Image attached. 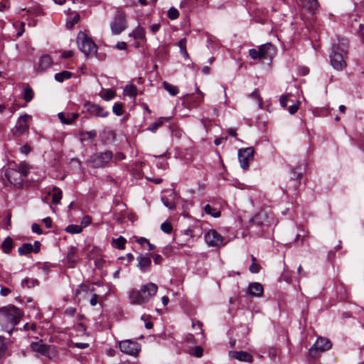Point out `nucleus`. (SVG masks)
<instances>
[{"label": "nucleus", "instance_id": "obj_1", "mask_svg": "<svg viewBox=\"0 0 364 364\" xmlns=\"http://www.w3.org/2000/svg\"><path fill=\"white\" fill-rule=\"evenodd\" d=\"M348 41L346 38H337L333 43V51L330 56L331 65L337 70H342L347 65L345 57L347 55Z\"/></svg>", "mask_w": 364, "mask_h": 364}, {"label": "nucleus", "instance_id": "obj_2", "mask_svg": "<svg viewBox=\"0 0 364 364\" xmlns=\"http://www.w3.org/2000/svg\"><path fill=\"white\" fill-rule=\"evenodd\" d=\"M21 317V311L16 306L0 309V323L2 329L9 333H11L14 329Z\"/></svg>", "mask_w": 364, "mask_h": 364}, {"label": "nucleus", "instance_id": "obj_3", "mask_svg": "<svg viewBox=\"0 0 364 364\" xmlns=\"http://www.w3.org/2000/svg\"><path fill=\"white\" fill-rule=\"evenodd\" d=\"M158 287L150 282L141 287L140 289H133L129 294L130 302L134 304H143L148 302L157 292Z\"/></svg>", "mask_w": 364, "mask_h": 364}, {"label": "nucleus", "instance_id": "obj_4", "mask_svg": "<svg viewBox=\"0 0 364 364\" xmlns=\"http://www.w3.org/2000/svg\"><path fill=\"white\" fill-rule=\"evenodd\" d=\"M249 54L254 60H268L273 58L275 54V49L271 43H265L259 46L257 49H250Z\"/></svg>", "mask_w": 364, "mask_h": 364}, {"label": "nucleus", "instance_id": "obj_5", "mask_svg": "<svg viewBox=\"0 0 364 364\" xmlns=\"http://www.w3.org/2000/svg\"><path fill=\"white\" fill-rule=\"evenodd\" d=\"M79 49L86 55H94L97 52V46L92 40L85 33L80 31L77 37Z\"/></svg>", "mask_w": 364, "mask_h": 364}, {"label": "nucleus", "instance_id": "obj_6", "mask_svg": "<svg viewBox=\"0 0 364 364\" xmlns=\"http://www.w3.org/2000/svg\"><path fill=\"white\" fill-rule=\"evenodd\" d=\"M110 28L114 35L121 33L127 28L126 14L124 11H117L113 21L111 22Z\"/></svg>", "mask_w": 364, "mask_h": 364}, {"label": "nucleus", "instance_id": "obj_7", "mask_svg": "<svg viewBox=\"0 0 364 364\" xmlns=\"http://www.w3.org/2000/svg\"><path fill=\"white\" fill-rule=\"evenodd\" d=\"M250 223L259 227L269 226L274 223V216L265 210H261L250 220Z\"/></svg>", "mask_w": 364, "mask_h": 364}, {"label": "nucleus", "instance_id": "obj_8", "mask_svg": "<svg viewBox=\"0 0 364 364\" xmlns=\"http://www.w3.org/2000/svg\"><path fill=\"white\" fill-rule=\"evenodd\" d=\"M331 346V343L328 338L319 337L309 349V354L311 357H316L320 353L329 350Z\"/></svg>", "mask_w": 364, "mask_h": 364}, {"label": "nucleus", "instance_id": "obj_9", "mask_svg": "<svg viewBox=\"0 0 364 364\" xmlns=\"http://www.w3.org/2000/svg\"><path fill=\"white\" fill-rule=\"evenodd\" d=\"M206 244L210 247H220L225 245L223 237L215 230H208L204 236Z\"/></svg>", "mask_w": 364, "mask_h": 364}, {"label": "nucleus", "instance_id": "obj_10", "mask_svg": "<svg viewBox=\"0 0 364 364\" xmlns=\"http://www.w3.org/2000/svg\"><path fill=\"white\" fill-rule=\"evenodd\" d=\"M31 116L23 114L21 116L13 129V134L14 136H20L28 132V120Z\"/></svg>", "mask_w": 364, "mask_h": 364}, {"label": "nucleus", "instance_id": "obj_11", "mask_svg": "<svg viewBox=\"0 0 364 364\" xmlns=\"http://www.w3.org/2000/svg\"><path fill=\"white\" fill-rule=\"evenodd\" d=\"M112 154L110 151L98 153L94 154L90 159L92 166L95 168H100L106 166L112 159Z\"/></svg>", "mask_w": 364, "mask_h": 364}, {"label": "nucleus", "instance_id": "obj_12", "mask_svg": "<svg viewBox=\"0 0 364 364\" xmlns=\"http://www.w3.org/2000/svg\"><path fill=\"white\" fill-rule=\"evenodd\" d=\"M254 149L252 147L241 149L238 151V159L241 167L246 170L249 167L250 161H252Z\"/></svg>", "mask_w": 364, "mask_h": 364}, {"label": "nucleus", "instance_id": "obj_13", "mask_svg": "<svg viewBox=\"0 0 364 364\" xmlns=\"http://www.w3.org/2000/svg\"><path fill=\"white\" fill-rule=\"evenodd\" d=\"M119 348L124 353L136 355L140 350V346L137 342L126 340L120 342Z\"/></svg>", "mask_w": 364, "mask_h": 364}, {"label": "nucleus", "instance_id": "obj_14", "mask_svg": "<svg viewBox=\"0 0 364 364\" xmlns=\"http://www.w3.org/2000/svg\"><path fill=\"white\" fill-rule=\"evenodd\" d=\"M5 176L9 181L16 186L21 185L23 181V178L18 170L14 168H9L6 171Z\"/></svg>", "mask_w": 364, "mask_h": 364}, {"label": "nucleus", "instance_id": "obj_15", "mask_svg": "<svg viewBox=\"0 0 364 364\" xmlns=\"http://www.w3.org/2000/svg\"><path fill=\"white\" fill-rule=\"evenodd\" d=\"M230 355L240 361L252 363L253 361L252 355L246 351H230Z\"/></svg>", "mask_w": 364, "mask_h": 364}, {"label": "nucleus", "instance_id": "obj_16", "mask_svg": "<svg viewBox=\"0 0 364 364\" xmlns=\"http://www.w3.org/2000/svg\"><path fill=\"white\" fill-rule=\"evenodd\" d=\"M138 264L137 267L142 272H146L151 266V254H146L145 255H141L137 257Z\"/></svg>", "mask_w": 364, "mask_h": 364}, {"label": "nucleus", "instance_id": "obj_17", "mask_svg": "<svg viewBox=\"0 0 364 364\" xmlns=\"http://www.w3.org/2000/svg\"><path fill=\"white\" fill-rule=\"evenodd\" d=\"M176 193L171 191L168 196H164L161 198L163 204L170 210L176 208Z\"/></svg>", "mask_w": 364, "mask_h": 364}, {"label": "nucleus", "instance_id": "obj_18", "mask_svg": "<svg viewBox=\"0 0 364 364\" xmlns=\"http://www.w3.org/2000/svg\"><path fill=\"white\" fill-rule=\"evenodd\" d=\"M35 245H36V248L33 249V245L31 244L24 243L22 246H21L18 249V254L20 255H28V254L32 252L33 251H34L35 252H39V250H40L39 242H36Z\"/></svg>", "mask_w": 364, "mask_h": 364}, {"label": "nucleus", "instance_id": "obj_19", "mask_svg": "<svg viewBox=\"0 0 364 364\" xmlns=\"http://www.w3.org/2000/svg\"><path fill=\"white\" fill-rule=\"evenodd\" d=\"M53 64V60L48 55H44L39 59L38 70L39 72H44L49 68Z\"/></svg>", "mask_w": 364, "mask_h": 364}, {"label": "nucleus", "instance_id": "obj_20", "mask_svg": "<svg viewBox=\"0 0 364 364\" xmlns=\"http://www.w3.org/2000/svg\"><path fill=\"white\" fill-rule=\"evenodd\" d=\"M77 113H65V112H60L58 114V117L60 119V121L65 124H72L77 117H78Z\"/></svg>", "mask_w": 364, "mask_h": 364}, {"label": "nucleus", "instance_id": "obj_21", "mask_svg": "<svg viewBox=\"0 0 364 364\" xmlns=\"http://www.w3.org/2000/svg\"><path fill=\"white\" fill-rule=\"evenodd\" d=\"M302 6L310 13H315L318 9V3L317 0H299Z\"/></svg>", "mask_w": 364, "mask_h": 364}, {"label": "nucleus", "instance_id": "obj_22", "mask_svg": "<svg viewBox=\"0 0 364 364\" xmlns=\"http://www.w3.org/2000/svg\"><path fill=\"white\" fill-rule=\"evenodd\" d=\"M67 261L70 267H73L78 260L77 249L70 247L67 252Z\"/></svg>", "mask_w": 364, "mask_h": 364}, {"label": "nucleus", "instance_id": "obj_23", "mask_svg": "<svg viewBox=\"0 0 364 364\" xmlns=\"http://www.w3.org/2000/svg\"><path fill=\"white\" fill-rule=\"evenodd\" d=\"M248 292L250 294L255 296H259L263 293V287L258 282H254L250 284L248 288Z\"/></svg>", "mask_w": 364, "mask_h": 364}, {"label": "nucleus", "instance_id": "obj_24", "mask_svg": "<svg viewBox=\"0 0 364 364\" xmlns=\"http://www.w3.org/2000/svg\"><path fill=\"white\" fill-rule=\"evenodd\" d=\"M90 111L95 116L99 117H107L109 114L107 110L97 105H92L90 108Z\"/></svg>", "mask_w": 364, "mask_h": 364}, {"label": "nucleus", "instance_id": "obj_25", "mask_svg": "<svg viewBox=\"0 0 364 364\" xmlns=\"http://www.w3.org/2000/svg\"><path fill=\"white\" fill-rule=\"evenodd\" d=\"M204 212L213 217V218H219L220 216V210H218V208H215V207H213L211 206L209 204H207L205 207H204Z\"/></svg>", "mask_w": 364, "mask_h": 364}, {"label": "nucleus", "instance_id": "obj_26", "mask_svg": "<svg viewBox=\"0 0 364 364\" xmlns=\"http://www.w3.org/2000/svg\"><path fill=\"white\" fill-rule=\"evenodd\" d=\"M15 168L21 173L22 178L27 176L30 170V166L26 162H21L19 164L16 165Z\"/></svg>", "mask_w": 364, "mask_h": 364}, {"label": "nucleus", "instance_id": "obj_27", "mask_svg": "<svg viewBox=\"0 0 364 364\" xmlns=\"http://www.w3.org/2000/svg\"><path fill=\"white\" fill-rule=\"evenodd\" d=\"M129 36L133 37L134 39H144L145 31L141 26H138L131 33H129Z\"/></svg>", "mask_w": 364, "mask_h": 364}, {"label": "nucleus", "instance_id": "obj_28", "mask_svg": "<svg viewBox=\"0 0 364 364\" xmlns=\"http://www.w3.org/2000/svg\"><path fill=\"white\" fill-rule=\"evenodd\" d=\"M1 248L4 253L9 254L13 248V240L9 237H6L2 242Z\"/></svg>", "mask_w": 364, "mask_h": 364}, {"label": "nucleus", "instance_id": "obj_29", "mask_svg": "<svg viewBox=\"0 0 364 364\" xmlns=\"http://www.w3.org/2000/svg\"><path fill=\"white\" fill-rule=\"evenodd\" d=\"M163 87L172 96H175L179 92V89L177 86L173 85L167 82H163Z\"/></svg>", "mask_w": 364, "mask_h": 364}, {"label": "nucleus", "instance_id": "obj_30", "mask_svg": "<svg viewBox=\"0 0 364 364\" xmlns=\"http://www.w3.org/2000/svg\"><path fill=\"white\" fill-rule=\"evenodd\" d=\"M73 74L67 70L62 71L60 73H56L55 75V79L56 81L62 82L65 80L70 79L72 77Z\"/></svg>", "mask_w": 364, "mask_h": 364}, {"label": "nucleus", "instance_id": "obj_31", "mask_svg": "<svg viewBox=\"0 0 364 364\" xmlns=\"http://www.w3.org/2000/svg\"><path fill=\"white\" fill-rule=\"evenodd\" d=\"M48 345L43 343L41 341L33 342L31 344V348L36 351L43 354Z\"/></svg>", "mask_w": 364, "mask_h": 364}, {"label": "nucleus", "instance_id": "obj_32", "mask_svg": "<svg viewBox=\"0 0 364 364\" xmlns=\"http://www.w3.org/2000/svg\"><path fill=\"white\" fill-rule=\"evenodd\" d=\"M53 192L52 202L58 204L62 199V191L58 187H53Z\"/></svg>", "mask_w": 364, "mask_h": 364}, {"label": "nucleus", "instance_id": "obj_33", "mask_svg": "<svg viewBox=\"0 0 364 364\" xmlns=\"http://www.w3.org/2000/svg\"><path fill=\"white\" fill-rule=\"evenodd\" d=\"M186 43L187 41L186 38H182L178 41V46L180 48L181 53L183 55V56L188 59L189 58V55L188 53V51L186 50Z\"/></svg>", "mask_w": 364, "mask_h": 364}, {"label": "nucleus", "instance_id": "obj_34", "mask_svg": "<svg viewBox=\"0 0 364 364\" xmlns=\"http://www.w3.org/2000/svg\"><path fill=\"white\" fill-rule=\"evenodd\" d=\"M127 240L122 236L112 240V245L117 249L124 250L125 248V243Z\"/></svg>", "mask_w": 364, "mask_h": 364}, {"label": "nucleus", "instance_id": "obj_35", "mask_svg": "<svg viewBox=\"0 0 364 364\" xmlns=\"http://www.w3.org/2000/svg\"><path fill=\"white\" fill-rule=\"evenodd\" d=\"M124 94L132 97H135L137 94L136 87L133 85H127L124 90Z\"/></svg>", "mask_w": 364, "mask_h": 364}, {"label": "nucleus", "instance_id": "obj_36", "mask_svg": "<svg viewBox=\"0 0 364 364\" xmlns=\"http://www.w3.org/2000/svg\"><path fill=\"white\" fill-rule=\"evenodd\" d=\"M97 136L95 130L82 132L80 133V137L82 140L94 139Z\"/></svg>", "mask_w": 364, "mask_h": 364}, {"label": "nucleus", "instance_id": "obj_37", "mask_svg": "<svg viewBox=\"0 0 364 364\" xmlns=\"http://www.w3.org/2000/svg\"><path fill=\"white\" fill-rule=\"evenodd\" d=\"M57 353V349L54 346L48 345L43 355L51 358L55 357Z\"/></svg>", "mask_w": 364, "mask_h": 364}, {"label": "nucleus", "instance_id": "obj_38", "mask_svg": "<svg viewBox=\"0 0 364 364\" xmlns=\"http://www.w3.org/2000/svg\"><path fill=\"white\" fill-rule=\"evenodd\" d=\"M82 230V226L77 225H70L65 228V231L70 234H77L81 232Z\"/></svg>", "mask_w": 364, "mask_h": 364}, {"label": "nucleus", "instance_id": "obj_39", "mask_svg": "<svg viewBox=\"0 0 364 364\" xmlns=\"http://www.w3.org/2000/svg\"><path fill=\"white\" fill-rule=\"evenodd\" d=\"M164 119L165 118L164 117L159 118L156 122H154L148 127V130L151 132H155L159 127L163 124Z\"/></svg>", "mask_w": 364, "mask_h": 364}, {"label": "nucleus", "instance_id": "obj_40", "mask_svg": "<svg viewBox=\"0 0 364 364\" xmlns=\"http://www.w3.org/2000/svg\"><path fill=\"white\" fill-rule=\"evenodd\" d=\"M79 20H80L79 14L77 12H75L73 17L71 19H68L66 21V26L68 28H71L74 26V25H75L76 23H78Z\"/></svg>", "mask_w": 364, "mask_h": 364}, {"label": "nucleus", "instance_id": "obj_41", "mask_svg": "<svg viewBox=\"0 0 364 364\" xmlns=\"http://www.w3.org/2000/svg\"><path fill=\"white\" fill-rule=\"evenodd\" d=\"M167 16L171 20H175L179 17V11L175 7L172 6L168 10Z\"/></svg>", "mask_w": 364, "mask_h": 364}, {"label": "nucleus", "instance_id": "obj_42", "mask_svg": "<svg viewBox=\"0 0 364 364\" xmlns=\"http://www.w3.org/2000/svg\"><path fill=\"white\" fill-rule=\"evenodd\" d=\"M23 98L26 102H30L34 95L33 91L31 87H26L23 90Z\"/></svg>", "mask_w": 364, "mask_h": 364}, {"label": "nucleus", "instance_id": "obj_43", "mask_svg": "<svg viewBox=\"0 0 364 364\" xmlns=\"http://www.w3.org/2000/svg\"><path fill=\"white\" fill-rule=\"evenodd\" d=\"M161 230L167 234H170L172 232L173 227L170 222L166 221L161 225Z\"/></svg>", "mask_w": 364, "mask_h": 364}, {"label": "nucleus", "instance_id": "obj_44", "mask_svg": "<svg viewBox=\"0 0 364 364\" xmlns=\"http://www.w3.org/2000/svg\"><path fill=\"white\" fill-rule=\"evenodd\" d=\"M291 178L293 180H297L299 181L301 178L302 177V172L301 171V168H296L291 170Z\"/></svg>", "mask_w": 364, "mask_h": 364}, {"label": "nucleus", "instance_id": "obj_45", "mask_svg": "<svg viewBox=\"0 0 364 364\" xmlns=\"http://www.w3.org/2000/svg\"><path fill=\"white\" fill-rule=\"evenodd\" d=\"M115 95L116 94L114 90L109 89V90H105V92L102 96V98L106 101H109V100L113 99L115 97Z\"/></svg>", "mask_w": 364, "mask_h": 364}, {"label": "nucleus", "instance_id": "obj_46", "mask_svg": "<svg viewBox=\"0 0 364 364\" xmlns=\"http://www.w3.org/2000/svg\"><path fill=\"white\" fill-rule=\"evenodd\" d=\"M112 110L116 115L121 116L123 114V105L120 103L114 104Z\"/></svg>", "mask_w": 364, "mask_h": 364}, {"label": "nucleus", "instance_id": "obj_47", "mask_svg": "<svg viewBox=\"0 0 364 364\" xmlns=\"http://www.w3.org/2000/svg\"><path fill=\"white\" fill-rule=\"evenodd\" d=\"M192 328L196 330V331H198V332H196V333H203V329H202V323L199 321H192Z\"/></svg>", "mask_w": 364, "mask_h": 364}, {"label": "nucleus", "instance_id": "obj_48", "mask_svg": "<svg viewBox=\"0 0 364 364\" xmlns=\"http://www.w3.org/2000/svg\"><path fill=\"white\" fill-rule=\"evenodd\" d=\"M251 97L257 101L259 107L262 108V97L259 96V92L257 90H255L251 94Z\"/></svg>", "mask_w": 364, "mask_h": 364}, {"label": "nucleus", "instance_id": "obj_49", "mask_svg": "<svg viewBox=\"0 0 364 364\" xmlns=\"http://www.w3.org/2000/svg\"><path fill=\"white\" fill-rule=\"evenodd\" d=\"M7 347L3 337L0 336V358L3 357L6 351Z\"/></svg>", "mask_w": 364, "mask_h": 364}, {"label": "nucleus", "instance_id": "obj_50", "mask_svg": "<svg viewBox=\"0 0 364 364\" xmlns=\"http://www.w3.org/2000/svg\"><path fill=\"white\" fill-rule=\"evenodd\" d=\"M291 94H287L284 95L280 97V105L283 107H286L287 105V101L289 100V98L290 97Z\"/></svg>", "mask_w": 364, "mask_h": 364}, {"label": "nucleus", "instance_id": "obj_51", "mask_svg": "<svg viewBox=\"0 0 364 364\" xmlns=\"http://www.w3.org/2000/svg\"><path fill=\"white\" fill-rule=\"evenodd\" d=\"M191 353L195 355L196 357L200 358L203 355V348L200 346H197L193 350V352H191Z\"/></svg>", "mask_w": 364, "mask_h": 364}, {"label": "nucleus", "instance_id": "obj_52", "mask_svg": "<svg viewBox=\"0 0 364 364\" xmlns=\"http://www.w3.org/2000/svg\"><path fill=\"white\" fill-rule=\"evenodd\" d=\"M299 104H300V102L299 101H297L296 103H294V105L290 106L288 109L289 112L291 114L296 113L297 112V110L299 109Z\"/></svg>", "mask_w": 364, "mask_h": 364}, {"label": "nucleus", "instance_id": "obj_53", "mask_svg": "<svg viewBox=\"0 0 364 364\" xmlns=\"http://www.w3.org/2000/svg\"><path fill=\"white\" fill-rule=\"evenodd\" d=\"M249 269H250V272H252L253 274H256L259 272L260 266H259V264H258L257 263H252V264L250 266Z\"/></svg>", "mask_w": 364, "mask_h": 364}, {"label": "nucleus", "instance_id": "obj_54", "mask_svg": "<svg viewBox=\"0 0 364 364\" xmlns=\"http://www.w3.org/2000/svg\"><path fill=\"white\" fill-rule=\"evenodd\" d=\"M151 257H153L155 264H160L163 261V257L158 254L151 255Z\"/></svg>", "mask_w": 364, "mask_h": 364}, {"label": "nucleus", "instance_id": "obj_55", "mask_svg": "<svg viewBox=\"0 0 364 364\" xmlns=\"http://www.w3.org/2000/svg\"><path fill=\"white\" fill-rule=\"evenodd\" d=\"M92 222L91 218L88 215H86L83 217L82 221H81V226L87 227Z\"/></svg>", "mask_w": 364, "mask_h": 364}, {"label": "nucleus", "instance_id": "obj_56", "mask_svg": "<svg viewBox=\"0 0 364 364\" xmlns=\"http://www.w3.org/2000/svg\"><path fill=\"white\" fill-rule=\"evenodd\" d=\"M32 231L33 232L37 233V234H41L42 233V230H41V228L40 225H38V224H36V223L32 225Z\"/></svg>", "mask_w": 364, "mask_h": 364}, {"label": "nucleus", "instance_id": "obj_57", "mask_svg": "<svg viewBox=\"0 0 364 364\" xmlns=\"http://www.w3.org/2000/svg\"><path fill=\"white\" fill-rule=\"evenodd\" d=\"M74 53L73 50H66L62 53V58H69L73 55Z\"/></svg>", "mask_w": 364, "mask_h": 364}, {"label": "nucleus", "instance_id": "obj_58", "mask_svg": "<svg viewBox=\"0 0 364 364\" xmlns=\"http://www.w3.org/2000/svg\"><path fill=\"white\" fill-rule=\"evenodd\" d=\"M31 147L28 145H23L20 148V151L22 154H27L31 151Z\"/></svg>", "mask_w": 364, "mask_h": 364}, {"label": "nucleus", "instance_id": "obj_59", "mask_svg": "<svg viewBox=\"0 0 364 364\" xmlns=\"http://www.w3.org/2000/svg\"><path fill=\"white\" fill-rule=\"evenodd\" d=\"M10 293H11V290L9 288H6V287L1 288L0 294L1 296H6L9 295Z\"/></svg>", "mask_w": 364, "mask_h": 364}, {"label": "nucleus", "instance_id": "obj_60", "mask_svg": "<svg viewBox=\"0 0 364 364\" xmlns=\"http://www.w3.org/2000/svg\"><path fill=\"white\" fill-rule=\"evenodd\" d=\"M136 242H138L141 245H144V244L147 245V243H149V241L146 238L141 237L136 238Z\"/></svg>", "mask_w": 364, "mask_h": 364}, {"label": "nucleus", "instance_id": "obj_61", "mask_svg": "<svg viewBox=\"0 0 364 364\" xmlns=\"http://www.w3.org/2000/svg\"><path fill=\"white\" fill-rule=\"evenodd\" d=\"M161 27V25L159 23H154L151 26L150 30L152 33H156Z\"/></svg>", "mask_w": 364, "mask_h": 364}, {"label": "nucleus", "instance_id": "obj_62", "mask_svg": "<svg viewBox=\"0 0 364 364\" xmlns=\"http://www.w3.org/2000/svg\"><path fill=\"white\" fill-rule=\"evenodd\" d=\"M98 296L96 294H94L90 299V303L92 306H95L97 304Z\"/></svg>", "mask_w": 364, "mask_h": 364}, {"label": "nucleus", "instance_id": "obj_63", "mask_svg": "<svg viewBox=\"0 0 364 364\" xmlns=\"http://www.w3.org/2000/svg\"><path fill=\"white\" fill-rule=\"evenodd\" d=\"M43 222L46 225V228H50L52 226V220L49 217L43 219Z\"/></svg>", "mask_w": 364, "mask_h": 364}, {"label": "nucleus", "instance_id": "obj_64", "mask_svg": "<svg viewBox=\"0 0 364 364\" xmlns=\"http://www.w3.org/2000/svg\"><path fill=\"white\" fill-rule=\"evenodd\" d=\"M23 328L26 331L28 330H33L34 331L36 329V324L34 323H26L23 326Z\"/></svg>", "mask_w": 364, "mask_h": 364}]
</instances>
